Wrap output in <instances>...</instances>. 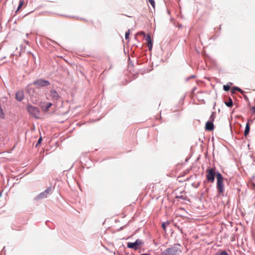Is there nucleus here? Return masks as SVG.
I'll return each instance as SVG.
<instances>
[{
	"mask_svg": "<svg viewBox=\"0 0 255 255\" xmlns=\"http://www.w3.org/2000/svg\"><path fill=\"white\" fill-rule=\"evenodd\" d=\"M181 252V247L179 244L174 245L162 252L161 255H178Z\"/></svg>",
	"mask_w": 255,
	"mask_h": 255,
	"instance_id": "nucleus-1",
	"label": "nucleus"
},
{
	"mask_svg": "<svg viewBox=\"0 0 255 255\" xmlns=\"http://www.w3.org/2000/svg\"><path fill=\"white\" fill-rule=\"evenodd\" d=\"M217 179V187L220 193H222L224 191V186L223 184L224 178L221 173L218 172L216 174Z\"/></svg>",
	"mask_w": 255,
	"mask_h": 255,
	"instance_id": "nucleus-2",
	"label": "nucleus"
},
{
	"mask_svg": "<svg viewBox=\"0 0 255 255\" xmlns=\"http://www.w3.org/2000/svg\"><path fill=\"white\" fill-rule=\"evenodd\" d=\"M206 173L207 174L206 176L207 181L211 183H213L215 180V176L216 175L215 169L214 168L208 169L206 170Z\"/></svg>",
	"mask_w": 255,
	"mask_h": 255,
	"instance_id": "nucleus-3",
	"label": "nucleus"
},
{
	"mask_svg": "<svg viewBox=\"0 0 255 255\" xmlns=\"http://www.w3.org/2000/svg\"><path fill=\"white\" fill-rule=\"evenodd\" d=\"M27 109L28 113L31 115H32L36 118H38L39 115V110L37 107L28 105L27 106Z\"/></svg>",
	"mask_w": 255,
	"mask_h": 255,
	"instance_id": "nucleus-4",
	"label": "nucleus"
},
{
	"mask_svg": "<svg viewBox=\"0 0 255 255\" xmlns=\"http://www.w3.org/2000/svg\"><path fill=\"white\" fill-rule=\"evenodd\" d=\"M33 84L37 87H46L50 85V83L48 81L39 79L35 80L33 82Z\"/></svg>",
	"mask_w": 255,
	"mask_h": 255,
	"instance_id": "nucleus-5",
	"label": "nucleus"
},
{
	"mask_svg": "<svg viewBox=\"0 0 255 255\" xmlns=\"http://www.w3.org/2000/svg\"><path fill=\"white\" fill-rule=\"evenodd\" d=\"M143 244L142 242L140 240H137L134 243H128L127 244V247L128 248L132 249L135 250H137L139 246H140Z\"/></svg>",
	"mask_w": 255,
	"mask_h": 255,
	"instance_id": "nucleus-6",
	"label": "nucleus"
},
{
	"mask_svg": "<svg viewBox=\"0 0 255 255\" xmlns=\"http://www.w3.org/2000/svg\"><path fill=\"white\" fill-rule=\"evenodd\" d=\"M52 104L49 102H44L41 104V108L44 112H47Z\"/></svg>",
	"mask_w": 255,
	"mask_h": 255,
	"instance_id": "nucleus-7",
	"label": "nucleus"
},
{
	"mask_svg": "<svg viewBox=\"0 0 255 255\" xmlns=\"http://www.w3.org/2000/svg\"><path fill=\"white\" fill-rule=\"evenodd\" d=\"M51 191L50 189H48L45 190L44 192L39 194L37 197V199H41L47 197L48 194L50 193Z\"/></svg>",
	"mask_w": 255,
	"mask_h": 255,
	"instance_id": "nucleus-8",
	"label": "nucleus"
},
{
	"mask_svg": "<svg viewBox=\"0 0 255 255\" xmlns=\"http://www.w3.org/2000/svg\"><path fill=\"white\" fill-rule=\"evenodd\" d=\"M24 98V92L23 91H17L15 94V99L18 101H21Z\"/></svg>",
	"mask_w": 255,
	"mask_h": 255,
	"instance_id": "nucleus-9",
	"label": "nucleus"
},
{
	"mask_svg": "<svg viewBox=\"0 0 255 255\" xmlns=\"http://www.w3.org/2000/svg\"><path fill=\"white\" fill-rule=\"evenodd\" d=\"M214 126L213 123L212 122L208 121L206 123L205 129L208 131H212L214 129Z\"/></svg>",
	"mask_w": 255,
	"mask_h": 255,
	"instance_id": "nucleus-10",
	"label": "nucleus"
},
{
	"mask_svg": "<svg viewBox=\"0 0 255 255\" xmlns=\"http://www.w3.org/2000/svg\"><path fill=\"white\" fill-rule=\"evenodd\" d=\"M145 39L147 42V46L149 48V50L150 51L151 50L152 47V42L150 35H147Z\"/></svg>",
	"mask_w": 255,
	"mask_h": 255,
	"instance_id": "nucleus-11",
	"label": "nucleus"
},
{
	"mask_svg": "<svg viewBox=\"0 0 255 255\" xmlns=\"http://www.w3.org/2000/svg\"><path fill=\"white\" fill-rule=\"evenodd\" d=\"M50 96L52 97L53 100H54L57 101L58 100V99L59 98V96L58 94L55 90H51L50 91Z\"/></svg>",
	"mask_w": 255,
	"mask_h": 255,
	"instance_id": "nucleus-12",
	"label": "nucleus"
},
{
	"mask_svg": "<svg viewBox=\"0 0 255 255\" xmlns=\"http://www.w3.org/2000/svg\"><path fill=\"white\" fill-rule=\"evenodd\" d=\"M250 128L249 124L248 123H247L246 124L245 130V132H244V135L245 136H247V135L249 134V131H250Z\"/></svg>",
	"mask_w": 255,
	"mask_h": 255,
	"instance_id": "nucleus-13",
	"label": "nucleus"
},
{
	"mask_svg": "<svg viewBox=\"0 0 255 255\" xmlns=\"http://www.w3.org/2000/svg\"><path fill=\"white\" fill-rule=\"evenodd\" d=\"M226 105L228 107H232L233 106V102L231 98H229V101L225 102Z\"/></svg>",
	"mask_w": 255,
	"mask_h": 255,
	"instance_id": "nucleus-14",
	"label": "nucleus"
},
{
	"mask_svg": "<svg viewBox=\"0 0 255 255\" xmlns=\"http://www.w3.org/2000/svg\"><path fill=\"white\" fill-rule=\"evenodd\" d=\"M215 117H216V114L215 113L213 112L212 113L211 115L210 116V121L209 122H212V123H213V122L215 120Z\"/></svg>",
	"mask_w": 255,
	"mask_h": 255,
	"instance_id": "nucleus-15",
	"label": "nucleus"
},
{
	"mask_svg": "<svg viewBox=\"0 0 255 255\" xmlns=\"http://www.w3.org/2000/svg\"><path fill=\"white\" fill-rule=\"evenodd\" d=\"M169 222H164L162 223V227L164 231L166 230V228L168 225H169Z\"/></svg>",
	"mask_w": 255,
	"mask_h": 255,
	"instance_id": "nucleus-16",
	"label": "nucleus"
},
{
	"mask_svg": "<svg viewBox=\"0 0 255 255\" xmlns=\"http://www.w3.org/2000/svg\"><path fill=\"white\" fill-rule=\"evenodd\" d=\"M236 91H240V92H241V91H242V90H241L240 88H238V87H234V88L232 89V93H233V94H234Z\"/></svg>",
	"mask_w": 255,
	"mask_h": 255,
	"instance_id": "nucleus-17",
	"label": "nucleus"
},
{
	"mask_svg": "<svg viewBox=\"0 0 255 255\" xmlns=\"http://www.w3.org/2000/svg\"><path fill=\"white\" fill-rule=\"evenodd\" d=\"M23 3H24V1L23 0H21L20 1L19 3V5L18 6V8L17 9L16 11L19 10L21 8V7L23 5Z\"/></svg>",
	"mask_w": 255,
	"mask_h": 255,
	"instance_id": "nucleus-18",
	"label": "nucleus"
},
{
	"mask_svg": "<svg viewBox=\"0 0 255 255\" xmlns=\"http://www.w3.org/2000/svg\"><path fill=\"white\" fill-rule=\"evenodd\" d=\"M130 34V30L128 29L125 34V38L126 39H128L129 38V35Z\"/></svg>",
	"mask_w": 255,
	"mask_h": 255,
	"instance_id": "nucleus-19",
	"label": "nucleus"
},
{
	"mask_svg": "<svg viewBox=\"0 0 255 255\" xmlns=\"http://www.w3.org/2000/svg\"><path fill=\"white\" fill-rule=\"evenodd\" d=\"M223 89L225 91H228L230 89V86L228 85H224Z\"/></svg>",
	"mask_w": 255,
	"mask_h": 255,
	"instance_id": "nucleus-20",
	"label": "nucleus"
},
{
	"mask_svg": "<svg viewBox=\"0 0 255 255\" xmlns=\"http://www.w3.org/2000/svg\"><path fill=\"white\" fill-rule=\"evenodd\" d=\"M149 2L152 6V7L154 8L155 7V1L154 0H149Z\"/></svg>",
	"mask_w": 255,
	"mask_h": 255,
	"instance_id": "nucleus-21",
	"label": "nucleus"
},
{
	"mask_svg": "<svg viewBox=\"0 0 255 255\" xmlns=\"http://www.w3.org/2000/svg\"><path fill=\"white\" fill-rule=\"evenodd\" d=\"M219 255H229V254L227 253L226 251H223L219 253Z\"/></svg>",
	"mask_w": 255,
	"mask_h": 255,
	"instance_id": "nucleus-22",
	"label": "nucleus"
},
{
	"mask_svg": "<svg viewBox=\"0 0 255 255\" xmlns=\"http://www.w3.org/2000/svg\"><path fill=\"white\" fill-rule=\"evenodd\" d=\"M251 110L255 114V106L251 108Z\"/></svg>",
	"mask_w": 255,
	"mask_h": 255,
	"instance_id": "nucleus-23",
	"label": "nucleus"
},
{
	"mask_svg": "<svg viewBox=\"0 0 255 255\" xmlns=\"http://www.w3.org/2000/svg\"><path fill=\"white\" fill-rule=\"evenodd\" d=\"M41 140H42V138H41V137H40V138H39L38 140L37 144H39V143L41 142Z\"/></svg>",
	"mask_w": 255,
	"mask_h": 255,
	"instance_id": "nucleus-24",
	"label": "nucleus"
},
{
	"mask_svg": "<svg viewBox=\"0 0 255 255\" xmlns=\"http://www.w3.org/2000/svg\"><path fill=\"white\" fill-rule=\"evenodd\" d=\"M139 33L142 35H145V33L143 31H141Z\"/></svg>",
	"mask_w": 255,
	"mask_h": 255,
	"instance_id": "nucleus-25",
	"label": "nucleus"
},
{
	"mask_svg": "<svg viewBox=\"0 0 255 255\" xmlns=\"http://www.w3.org/2000/svg\"><path fill=\"white\" fill-rule=\"evenodd\" d=\"M140 255H150L148 254H141Z\"/></svg>",
	"mask_w": 255,
	"mask_h": 255,
	"instance_id": "nucleus-26",
	"label": "nucleus"
},
{
	"mask_svg": "<svg viewBox=\"0 0 255 255\" xmlns=\"http://www.w3.org/2000/svg\"><path fill=\"white\" fill-rule=\"evenodd\" d=\"M253 185L255 188V184H253Z\"/></svg>",
	"mask_w": 255,
	"mask_h": 255,
	"instance_id": "nucleus-27",
	"label": "nucleus"
}]
</instances>
